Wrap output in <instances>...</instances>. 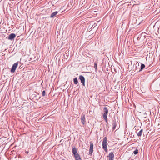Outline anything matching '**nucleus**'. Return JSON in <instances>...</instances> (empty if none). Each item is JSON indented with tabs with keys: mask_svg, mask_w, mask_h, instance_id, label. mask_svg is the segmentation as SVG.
<instances>
[{
	"mask_svg": "<svg viewBox=\"0 0 160 160\" xmlns=\"http://www.w3.org/2000/svg\"><path fill=\"white\" fill-rule=\"evenodd\" d=\"M72 154L75 160H82L79 154L77 152V149L75 147L72 148Z\"/></svg>",
	"mask_w": 160,
	"mask_h": 160,
	"instance_id": "nucleus-1",
	"label": "nucleus"
},
{
	"mask_svg": "<svg viewBox=\"0 0 160 160\" xmlns=\"http://www.w3.org/2000/svg\"><path fill=\"white\" fill-rule=\"evenodd\" d=\"M103 113L102 114V116L103 119L105 120L106 122L108 125V118L107 115L108 113V108L106 107H104L103 108Z\"/></svg>",
	"mask_w": 160,
	"mask_h": 160,
	"instance_id": "nucleus-2",
	"label": "nucleus"
},
{
	"mask_svg": "<svg viewBox=\"0 0 160 160\" xmlns=\"http://www.w3.org/2000/svg\"><path fill=\"white\" fill-rule=\"evenodd\" d=\"M107 138L106 137H105L103 140L102 142V146L104 150L106 152H107Z\"/></svg>",
	"mask_w": 160,
	"mask_h": 160,
	"instance_id": "nucleus-3",
	"label": "nucleus"
},
{
	"mask_svg": "<svg viewBox=\"0 0 160 160\" xmlns=\"http://www.w3.org/2000/svg\"><path fill=\"white\" fill-rule=\"evenodd\" d=\"M112 129L113 130L115 129L118 124V121H117L115 117H114L112 122Z\"/></svg>",
	"mask_w": 160,
	"mask_h": 160,
	"instance_id": "nucleus-4",
	"label": "nucleus"
},
{
	"mask_svg": "<svg viewBox=\"0 0 160 160\" xmlns=\"http://www.w3.org/2000/svg\"><path fill=\"white\" fill-rule=\"evenodd\" d=\"M18 62L14 63L12 65L11 70V72L12 73H13L15 72V71L18 66Z\"/></svg>",
	"mask_w": 160,
	"mask_h": 160,
	"instance_id": "nucleus-5",
	"label": "nucleus"
},
{
	"mask_svg": "<svg viewBox=\"0 0 160 160\" xmlns=\"http://www.w3.org/2000/svg\"><path fill=\"white\" fill-rule=\"evenodd\" d=\"M90 147L89 150V154L91 155L92 154L93 151V144L92 142H90Z\"/></svg>",
	"mask_w": 160,
	"mask_h": 160,
	"instance_id": "nucleus-6",
	"label": "nucleus"
},
{
	"mask_svg": "<svg viewBox=\"0 0 160 160\" xmlns=\"http://www.w3.org/2000/svg\"><path fill=\"white\" fill-rule=\"evenodd\" d=\"M79 79L81 81V82L82 84V85L84 86L85 82L84 77L82 75H80L79 76Z\"/></svg>",
	"mask_w": 160,
	"mask_h": 160,
	"instance_id": "nucleus-7",
	"label": "nucleus"
},
{
	"mask_svg": "<svg viewBox=\"0 0 160 160\" xmlns=\"http://www.w3.org/2000/svg\"><path fill=\"white\" fill-rule=\"evenodd\" d=\"M16 35L14 33H11L10 34L8 38V39L9 40H10L12 41V40H13L14 38L16 37Z\"/></svg>",
	"mask_w": 160,
	"mask_h": 160,
	"instance_id": "nucleus-8",
	"label": "nucleus"
},
{
	"mask_svg": "<svg viewBox=\"0 0 160 160\" xmlns=\"http://www.w3.org/2000/svg\"><path fill=\"white\" fill-rule=\"evenodd\" d=\"M81 122L83 125H84L86 122L85 121V115H82L81 116Z\"/></svg>",
	"mask_w": 160,
	"mask_h": 160,
	"instance_id": "nucleus-9",
	"label": "nucleus"
},
{
	"mask_svg": "<svg viewBox=\"0 0 160 160\" xmlns=\"http://www.w3.org/2000/svg\"><path fill=\"white\" fill-rule=\"evenodd\" d=\"M114 156V154L113 152H111L109 153L108 156L109 160H113Z\"/></svg>",
	"mask_w": 160,
	"mask_h": 160,
	"instance_id": "nucleus-10",
	"label": "nucleus"
},
{
	"mask_svg": "<svg viewBox=\"0 0 160 160\" xmlns=\"http://www.w3.org/2000/svg\"><path fill=\"white\" fill-rule=\"evenodd\" d=\"M58 12L57 11L55 12L52 13L51 15H50V18H53L58 13Z\"/></svg>",
	"mask_w": 160,
	"mask_h": 160,
	"instance_id": "nucleus-11",
	"label": "nucleus"
},
{
	"mask_svg": "<svg viewBox=\"0 0 160 160\" xmlns=\"http://www.w3.org/2000/svg\"><path fill=\"white\" fill-rule=\"evenodd\" d=\"M145 67V65L144 64L141 63L140 67V69L138 71V72H140L142 71L143 69H144Z\"/></svg>",
	"mask_w": 160,
	"mask_h": 160,
	"instance_id": "nucleus-12",
	"label": "nucleus"
},
{
	"mask_svg": "<svg viewBox=\"0 0 160 160\" xmlns=\"http://www.w3.org/2000/svg\"><path fill=\"white\" fill-rule=\"evenodd\" d=\"M143 131V130L142 129H141L140 131L137 134V135L138 137H141Z\"/></svg>",
	"mask_w": 160,
	"mask_h": 160,
	"instance_id": "nucleus-13",
	"label": "nucleus"
},
{
	"mask_svg": "<svg viewBox=\"0 0 160 160\" xmlns=\"http://www.w3.org/2000/svg\"><path fill=\"white\" fill-rule=\"evenodd\" d=\"M74 83L75 84H77L78 83V80L77 78H75L73 79Z\"/></svg>",
	"mask_w": 160,
	"mask_h": 160,
	"instance_id": "nucleus-14",
	"label": "nucleus"
},
{
	"mask_svg": "<svg viewBox=\"0 0 160 160\" xmlns=\"http://www.w3.org/2000/svg\"><path fill=\"white\" fill-rule=\"evenodd\" d=\"M138 153V150L137 149H136L135 151H134L133 153L136 155Z\"/></svg>",
	"mask_w": 160,
	"mask_h": 160,
	"instance_id": "nucleus-15",
	"label": "nucleus"
},
{
	"mask_svg": "<svg viewBox=\"0 0 160 160\" xmlns=\"http://www.w3.org/2000/svg\"><path fill=\"white\" fill-rule=\"evenodd\" d=\"M94 68L95 70H97V64L96 63H94Z\"/></svg>",
	"mask_w": 160,
	"mask_h": 160,
	"instance_id": "nucleus-16",
	"label": "nucleus"
},
{
	"mask_svg": "<svg viewBox=\"0 0 160 160\" xmlns=\"http://www.w3.org/2000/svg\"><path fill=\"white\" fill-rule=\"evenodd\" d=\"M45 90L43 91L42 92V95L43 96H44L45 95Z\"/></svg>",
	"mask_w": 160,
	"mask_h": 160,
	"instance_id": "nucleus-17",
	"label": "nucleus"
},
{
	"mask_svg": "<svg viewBox=\"0 0 160 160\" xmlns=\"http://www.w3.org/2000/svg\"><path fill=\"white\" fill-rule=\"evenodd\" d=\"M28 152H28V151H26V153H27V154H28Z\"/></svg>",
	"mask_w": 160,
	"mask_h": 160,
	"instance_id": "nucleus-18",
	"label": "nucleus"
},
{
	"mask_svg": "<svg viewBox=\"0 0 160 160\" xmlns=\"http://www.w3.org/2000/svg\"><path fill=\"white\" fill-rule=\"evenodd\" d=\"M88 72V73H90V72Z\"/></svg>",
	"mask_w": 160,
	"mask_h": 160,
	"instance_id": "nucleus-19",
	"label": "nucleus"
},
{
	"mask_svg": "<svg viewBox=\"0 0 160 160\" xmlns=\"http://www.w3.org/2000/svg\"><path fill=\"white\" fill-rule=\"evenodd\" d=\"M138 66H139V64L138 63Z\"/></svg>",
	"mask_w": 160,
	"mask_h": 160,
	"instance_id": "nucleus-20",
	"label": "nucleus"
},
{
	"mask_svg": "<svg viewBox=\"0 0 160 160\" xmlns=\"http://www.w3.org/2000/svg\"><path fill=\"white\" fill-rule=\"evenodd\" d=\"M131 160H133V159H131Z\"/></svg>",
	"mask_w": 160,
	"mask_h": 160,
	"instance_id": "nucleus-21",
	"label": "nucleus"
}]
</instances>
